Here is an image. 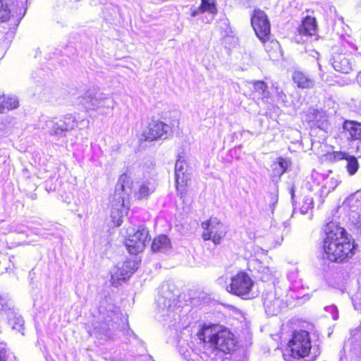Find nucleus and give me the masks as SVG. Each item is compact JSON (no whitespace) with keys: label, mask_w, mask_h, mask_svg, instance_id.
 I'll return each instance as SVG.
<instances>
[{"label":"nucleus","mask_w":361,"mask_h":361,"mask_svg":"<svg viewBox=\"0 0 361 361\" xmlns=\"http://www.w3.org/2000/svg\"><path fill=\"white\" fill-rule=\"evenodd\" d=\"M199 349L189 343L181 344L178 351L185 361H231L225 355L235 350L236 341L234 335L221 326H204L197 334Z\"/></svg>","instance_id":"nucleus-1"},{"label":"nucleus","mask_w":361,"mask_h":361,"mask_svg":"<svg viewBox=\"0 0 361 361\" xmlns=\"http://www.w3.org/2000/svg\"><path fill=\"white\" fill-rule=\"evenodd\" d=\"M322 248L328 261L344 264L354 257L357 245L344 227L336 222L330 221L324 228Z\"/></svg>","instance_id":"nucleus-2"},{"label":"nucleus","mask_w":361,"mask_h":361,"mask_svg":"<svg viewBox=\"0 0 361 361\" xmlns=\"http://www.w3.org/2000/svg\"><path fill=\"white\" fill-rule=\"evenodd\" d=\"M97 310V320L92 324L93 334L101 338L104 336L105 338L114 339L115 332L119 330L128 339L136 337L129 327L127 316L121 313L120 309L110 299L103 298L99 302Z\"/></svg>","instance_id":"nucleus-3"},{"label":"nucleus","mask_w":361,"mask_h":361,"mask_svg":"<svg viewBox=\"0 0 361 361\" xmlns=\"http://www.w3.org/2000/svg\"><path fill=\"white\" fill-rule=\"evenodd\" d=\"M132 181L126 174L121 175L116 185L112 200L111 217L116 226L123 223V218L130 208L129 197L132 192Z\"/></svg>","instance_id":"nucleus-4"},{"label":"nucleus","mask_w":361,"mask_h":361,"mask_svg":"<svg viewBox=\"0 0 361 361\" xmlns=\"http://www.w3.org/2000/svg\"><path fill=\"white\" fill-rule=\"evenodd\" d=\"M312 345L308 331L294 330L286 345L287 361H314V358L307 359L311 353Z\"/></svg>","instance_id":"nucleus-5"},{"label":"nucleus","mask_w":361,"mask_h":361,"mask_svg":"<svg viewBox=\"0 0 361 361\" xmlns=\"http://www.w3.org/2000/svg\"><path fill=\"white\" fill-rule=\"evenodd\" d=\"M78 126L76 116L67 114L59 118L48 119L44 121L42 128L47 130L49 135L59 144L67 142V134Z\"/></svg>","instance_id":"nucleus-6"},{"label":"nucleus","mask_w":361,"mask_h":361,"mask_svg":"<svg viewBox=\"0 0 361 361\" xmlns=\"http://www.w3.org/2000/svg\"><path fill=\"white\" fill-rule=\"evenodd\" d=\"M203 229L202 237L204 240H212L219 244L227 233L226 226L216 217H211L201 224Z\"/></svg>","instance_id":"nucleus-7"},{"label":"nucleus","mask_w":361,"mask_h":361,"mask_svg":"<svg viewBox=\"0 0 361 361\" xmlns=\"http://www.w3.org/2000/svg\"><path fill=\"white\" fill-rule=\"evenodd\" d=\"M149 240L148 229L143 225L139 226L133 234L129 233L126 246L130 254L136 255L144 250Z\"/></svg>","instance_id":"nucleus-8"},{"label":"nucleus","mask_w":361,"mask_h":361,"mask_svg":"<svg viewBox=\"0 0 361 361\" xmlns=\"http://www.w3.org/2000/svg\"><path fill=\"white\" fill-rule=\"evenodd\" d=\"M0 315L6 317L12 329L19 332L23 330V318L16 312L13 302L1 296H0Z\"/></svg>","instance_id":"nucleus-9"},{"label":"nucleus","mask_w":361,"mask_h":361,"mask_svg":"<svg viewBox=\"0 0 361 361\" xmlns=\"http://www.w3.org/2000/svg\"><path fill=\"white\" fill-rule=\"evenodd\" d=\"M171 131L169 125L159 120L152 119L147 127L144 129L142 136L146 141H153L157 139H166Z\"/></svg>","instance_id":"nucleus-10"},{"label":"nucleus","mask_w":361,"mask_h":361,"mask_svg":"<svg viewBox=\"0 0 361 361\" xmlns=\"http://www.w3.org/2000/svg\"><path fill=\"white\" fill-rule=\"evenodd\" d=\"M251 25L259 39H264L267 35H270V22L264 11H254L251 18Z\"/></svg>","instance_id":"nucleus-11"},{"label":"nucleus","mask_w":361,"mask_h":361,"mask_svg":"<svg viewBox=\"0 0 361 361\" xmlns=\"http://www.w3.org/2000/svg\"><path fill=\"white\" fill-rule=\"evenodd\" d=\"M226 290L233 295L247 299L248 295V275L246 272L240 271L231 278V282L226 286Z\"/></svg>","instance_id":"nucleus-12"},{"label":"nucleus","mask_w":361,"mask_h":361,"mask_svg":"<svg viewBox=\"0 0 361 361\" xmlns=\"http://www.w3.org/2000/svg\"><path fill=\"white\" fill-rule=\"evenodd\" d=\"M186 171V163L178 154L175 164V178L177 191L181 195L185 193V185L188 181V176L185 175Z\"/></svg>","instance_id":"nucleus-13"},{"label":"nucleus","mask_w":361,"mask_h":361,"mask_svg":"<svg viewBox=\"0 0 361 361\" xmlns=\"http://www.w3.org/2000/svg\"><path fill=\"white\" fill-rule=\"evenodd\" d=\"M172 293L169 291H166L165 295L159 294L157 298V310L161 317H170L171 314L173 312V303L175 301L174 298H172Z\"/></svg>","instance_id":"nucleus-14"},{"label":"nucleus","mask_w":361,"mask_h":361,"mask_svg":"<svg viewBox=\"0 0 361 361\" xmlns=\"http://www.w3.org/2000/svg\"><path fill=\"white\" fill-rule=\"evenodd\" d=\"M297 32L299 35L306 37L317 35L318 24L316 18L312 16L303 17L298 25Z\"/></svg>","instance_id":"nucleus-15"},{"label":"nucleus","mask_w":361,"mask_h":361,"mask_svg":"<svg viewBox=\"0 0 361 361\" xmlns=\"http://www.w3.org/2000/svg\"><path fill=\"white\" fill-rule=\"evenodd\" d=\"M137 269V264L135 261L127 260L121 266L117 265L111 275L112 280L126 281Z\"/></svg>","instance_id":"nucleus-16"},{"label":"nucleus","mask_w":361,"mask_h":361,"mask_svg":"<svg viewBox=\"0 0 361 361\" xmlns=\"http://www.w3.org/2000/svg\"><path fill=\"white\" fill-rule=\"evenodd\" d=\"M105 94L97 90H90L82 97L80 98L79 103L87 110H96L99 106V102Z\"/></svg>","instance_id":"nucleus-17"},{"label":"nucleus","mask_w":361,"mask_h":361,"mask_svg":"<svg viewBox=\"0 0 361 361\" xmlns=\"http://www.w3.org/2000/svg\"><path fill=\"white\" fill-rule=\"evenodd\" d=\"M292 80L299 89H312L315 86L314 80L302 70H294L291 75Z\"/></svg>","instance_id":"nucleus-18"},{"label":"nucleus","mask_w":361,"mask_h":361,"mask_svg":"<svg viewBox=\"0 0 361 361\" xmlns=\"http://www.w3.org/2000/svg\"><path fill=\"white\" fill-rule=\"evenodd\" d=\"M18 106L19 101L16 96L3 95L0 97V114L3 113L5 110L9 111L16 109ZM6 133L4 124L0 123V136H3Z\"/></svg>","instance_id":"nucleus-19"},{"label":"nucleus","mask_w":361,"mask_h":361,"mask_svg":"<svg viewBox=\"0 0 361 361\" xmlns=\"http://www.w3.org/2000/svg\"><path fill=\"white\" fill-rule=\"evenodd\" d=\"M152 250L154 252H166L171 248V240L166 235H161L155 238L152 243Z\"/></svg>","instance_id":"nucleus-20"},{"label":"nucleus","mask_w":361,"mask_h":361,"mask_svg":"<svg viewBox=\"0 0 361 361\" xmlns=\"http://www.w3.org/2000/svg\"><path fill=\"white\" fill-rule=\"evenodd\" d=\"M209 12L212 14H215L217 12V8L214 0H202L200 6L195 9H192L191 16L195 17L200 13Z\"/></svg>","instance_id":"nucleus-21"},{"label":"nucleus","mask_w":361,"mask_h":361,"mask_svg":"<svg viewBox=\"0 0 361 361\" xmlns=\"http://www.w3.org/2000/svg\"><path fill=\"white\" fill-rule=\"evenodd\" d=\"M253 90L252 94L257 99H267L270 97L268 90V86L265 82L262 80H256L252 82Z\"/></svg>","instance_id":"nucleus-22"},{"label":"nucleus","mask_w":361,"mask_h":361,"mask_svg":"<svg viewBox=\"0 0 361 361\" xmlns=\"http://www.w3.org/2000/svg\"><path fill=\"white\" fill-rule=\"evenodd\" d=\"M288 161L283 157H278L276 161L271 165V176L279 178L286 171Z\"/></svg>","instance_id":"nucleus-23"},{"label":"nucleus","mask_w":361,"mask_h":361,"mask_svg":"<svg viewBox=\"0 0 361 361\" xmlns=\"http://www.w3.org/2000/svg\"><path fill=\"white\" fill-rule=\"evenodd\" d=\"M346 152L341 151H330L321 156V159L324 162L334 163L345 158Z\"/></svg>","instance_id":"nucleus-24"},{"label":"nucleus","mask_w":361,"mask_h":361,"mask_svg":"<svg viewBox=\"0 0 361 361\" xmlns=\"http://www.w3.org/2000/svg\"><path fill=\"white\" fill-rule=\"evenodd\" d=\"M154 190V187L149 181H145L139 185L138 192H135L137 199L147 197Z\"/></svg>","instance_id":"nucleus-25"},{"label":"nucleus","mask_w":361,"mask_h":361,"mask_svg":"<svg viewBox=\"0 0 361 361\" xmlns=\"http://www.w3.org/2000/svg\"><path fill=\"white\" fill-rule=\"evenodd\" d=\"M264 45L267 53L276 52L279 49V43L275 39H270V35H267L264 39H259Z\"/></svg>","instance_id":"nucleus-26"},{"label":"nucleus","mask_w":361,"mask_h":361,"mask_svg":"<svg viewBox=\"0 0 361 361\" xmlns=\"http://www.w3.org/2000/svg\"><path fill=\"white\" fill-rule=\"evenodd\" d=\"M320 111L317 109H310L305 113V121L309 124H312L314 126L319 127L318 122L319 121Z\"/></svg>","instance_id":"nucleus-27"},{"label":"nucleus","mask_w":361,"mask_h":361,"mask_svg":"<svg viewBox=\"0 0 361 361\" xmlns=\"http://www.w3.org/2000/svg\"><path fill=\"white\" fill-rule=\"evenodd\" d=\"M345 160L347 161L346 169L350 175H354L358 170L359 164L357 158L353 155L345 154Z\"/></svg>","instance_id":"nucleus-28"},{"label":"nucleus","mask_w":361,"mask_h":361,"mask_svg":"<svg viewBox=\"0 0 361 361\" xmlns=\"http://www.w3.org/2000/svg\"><path fill=\"white\" fill-rule=\"evenodd\" d=\"M99 103V106L97 110L99 111L101 114H107L109 109H113L114 102L111 97L105 94Z\"/></svg>","instance_id":"nucleus-29"},{"label":"nucleus","mask_w":361,"mask_h":361,"mask_svg":"<svg viewBox=\"0 0 361 361\" xmlns=\"http://www.w3.org/2000/svg\"><path fill=\"white\" fill-rule=\"evenodd\" d=\"M341 54H338L334 56L333 66L334 68L339 72L341 73H347L349 69V63L347 60H345L343 63H342Z\"/></svg>","instance_id":"nucleus-30"},{"label":"nucleus","mask_w":361,"mask_h":361,"mask_svg":"<svg viewBox=\"0 0 361 361\" xmlns=\"http://www.w3.org/2000/svg\"><path fill=\"white\" fill-rule=\"evenodd\" d=\"M238 39L232 34L223 35V44L225 47L230 49L231 47H235L238 44Z\"/></svg>","instance_id":"nucleus-31"},{"label":"nucleus","mask_w":361,"mask_h":361,"mask_svg":"<svg viewBox=\"0 0 361 361\" xmlns=\"http://www.w3.org/2000/svg\"><path fill=\"white\" fill-rule=\"evenodd\" d=\"M219 27L221 30L222 35L232 34L233 31L230 27L229 20L227 18L220 20Z\"/></svg>","instance_id":"nucleus-32"},{"label":"nucleus","mask_w":361,"mask_h":361,"mask_svg":"<svg viewBox=\"0 0 361 361\" xmlns=\"http://www.w3.org/2000/svg\"><path fill=\"white\" fill-rule=\"evenodd\" d=\"M11 9L8 8L6 4L0 0V20L5 21L9 18Z\"/></svg>","instance_id":"nucleus-33"},{"label":"nucleus","mask_w":361,"mask_h":361,"mask_svg":"<svg viewBox=\"0 0 361 361\" xmlns=\"http://www.w3.org/2000/svg\"><path fill=\"white\" fill-rule=\"evenodd\" d=\"M8 356L5 344L0 343V361H5Z\"/></svg>","instance_id":"nucleus-34"},{"label":"nucleus","mask_w":361,"mask_h":361,"mask_svg":"<svg viewBox=\"0 0 361 361\" xmlns=\"http://www.w3.org/2000/svg\"><path fill=\"white\" fill-rule=\"evenodd\" d=\"M27 227L24 225L13 224L11 227L12 231L18 233H24L26 231Z\"/></svg>","instance_id":"nucleus-35"},{"label":"nucleus","mask_w":361,"mask_h":361,"mask_svg":"<svg viewBox=\"0 0 361 361\" xmlns=\"http://www.w3.org/2000/svg\"><path fill=\"white\" fill-rule=\"evenodd\" d=\"M274 240L275 242L273 243V247H276V246L281 245L283 238L281 235H276Z\"/></svg>","instance_id":"nucleus-36"},{"label":"nucleus","mask_w":361,"mask_h":361,"mask_svg":"<svg viewBox=\"0 0 361 361\" xmlns=\"http://www.w3.org/2000/svg\"><path fill=\"white\" fill-rule=\"evenodd\" d=\"M5 361H17L14 355H10L6 358Z\"/></svg>","instance_id":"nucleus-37"},{"label":"nucleus","mask_w":361,"mask_h":361,"mask_svg":"<svg viewBox=\"0 0 361 361\" xmlns=\"http://www.w3.org/2000/svg\"><path fill=\"white\" fill-rule=\"evenodd\" d=\"M30 198L32 200H35L37 198V195L36 194H31L30 195Z\"/></svg>","instance_id":"nucleus-38"},{"label":"nucleus","mask_w":361,"mask_h":361,"mask_svg":"<svg viewBox=\"0 0 361 361\" xmlns=\"http://www.w3.org/2000/svg\"><path fill=\"white\" fill-rule=\"evenodd\" d=\"M41 98H42V99H44V100H47V99H48V100H51V98H49V97H47H47H46L45 96H44V95H42V96H41Z\"/></svg>","instance_id":"nucleus-39"},{"label":"nucleus","mask_w":361,"mask_h":361,"mask_svg":"<svg viewBox=\"0 0 361 361\" xmlns=\"http://www.w3.org/2000/svg\"><path fill=\"white\" fill-rule=\"evenodd\" d=\"M357 78L360 81V84L361 85V71L359 73L358 75H357Z\"/></svg>","instance_id":"nucleus-40"},{"label":"nucleus","mask_w":361,"mask_h":361,"mask_svg":"<svg viewBox=\"0 0 361 361\" xmlns=\"http://www.w3.org/2000/svg\"><path fill=\"white\" fill-rule=\"evenodd\" d=\"M223 281H224V278H223V277H220V278H219V279H218V282H219V283H221Z\"/></svg>","instance_id":"nucleus-41"},{"label":"nucleus","mask_w":361,"mask_h":361,"mask_svg":"<svg viewBox=\"0 0 361 361\" xmlns=\"http://www.w3.org/2000/svg\"><path fill=\"white\" fill-rule=\"evenodd\" d=\"M13 258H14V256H12V257H10L9 260H10L11 262H12V259H13Z\"/></svg>","instance_id":"nucleus-42"},{"label":"nucleus","mask_w":361,"mask_h":361,"mask_svg":"<svg viewBox=\"0 0 361 361\" xmlns=\"http://www.w3.org/2000/svg\"><path fill=\"white\" fill-rule=\"evenodd\" d=\"M360 147L357 146V151L358 152V151H360Z\"/></svg>","instance_id":"nucleus-43"},{"label":"nucleus","mask_w":361,"mask_h":361,"mask_svg":"<svg viewBox=\"0 0 361 361\" xmlns=\"http://www.w3.org/2000/svg\"><path fill=\"white\" fill-rule=\"evenodd\" d=\"M25 10H26V9L25 8V9H24V11H23V16H24V14H25Z\"/></svg>","instance_id":"nucleus-44"},{"label":"nucleus","mask_w":361,"mask_h":361,"mask_svg":"<svg viewBox=\"0 0 361 361\" xmlns=\"http://www.w3.org/2000/svg\"><path fill=\"white\" fill-rule=\"evenodd\" d=\"M238 149H240V147H239L238 149H235V152H237V150H238Z\"/></svg>","instance_id":"nucleus-45"}]
</instances>
